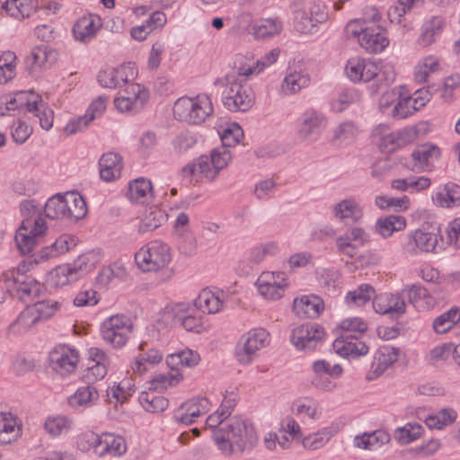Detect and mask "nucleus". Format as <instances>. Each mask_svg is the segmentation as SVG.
Here are the masks:
<instances>
[{
    "mask_svg": "<svg viewBox=\"0 0 460 460\" xmlns=\"http://www.w3.org/2000/svg\"><path fill=\"white\" fill-rule=\"evenodd\" d=\"M213 438L218 449L226 456L232 455L234 447L240 452L251 449L258 439L253 425L239 416L230 418L226 429H215Z\"/></svg>",
    "mask_w": 460,
    "mask_h": 460,
    "instance_id": "obj_1",
    "label": "nucleus"
},
{
    "mask_svg": "<svg viewBox=\"0 0 460 460\" xmlns=\"http://www.w3.org/2000/svg\"><path fill=\"white\" fill-rule=\"evenodd\" d=\"M380 18V14L375 11L371 23L366 21H350L345 27L346 37L349 40H357L367 52H382L388 46L389 40L385 30L376 24Z\"/></svg>",
    "mask_w": 460,
    "mask_h": 460,
    "instance_id": "obj_2",
    "label": "nucleus"
},
{
    "mask_svg": "<svg viewBox=\"0 0 460 460\" xmlns=\"http://www.w3.org/2000/svg\"><path fill=\"white\" fill-rule=\"evenodd\" d=\"M213 111L212 101L207 94L181 97L173 106V115L178 120L193 125L203 123Z\"/></svg>",
    "mask_w": 460,
    "mask_h": 460,
    "instance_id": "obj_3",
    "label": "nucleus"
},
{
    "mask_svg": "<svg viewBox=\"0 0 460 460\" xmlns=\"http://www.w3.org/2000/svg\"><path fill=\"white\" fill-rule=\"evenodd\" d=\"M47 231V222L43 216L22 219L14 236L20 252L22 254L31 253L41 243Z\"/></svg>",
    "mask_w": 460,
    "mask_h": 460,
    "instance_id": "obj_4",
    "label": "nucleus"
},
{
    "mask_svg": "<svg viewBox=\"0 0 460 460\" xmlns=\"http://www.w3.org/2000/svg\"><path fill=\"white\" fill-rule=\"evenodd\" d=\"M171 260L169 245L160 241L149 242L135 254L136 263L143 271H156L166 267Z\"/></svg>",
    "mask_w": 460,
    "mask_h": 460,
    "instance_id": "obj_5",
    "label": "nucleus"
},
{
    "mask_svg": "<svg viewBox=\"0 0 460 460\" xmlns=\"http://www.w3.org/2000/svg\"><path fill=\"white\" fill-rule=\"evenodd\" d=\"M228 86L224 92L223 103L230 111H246L254 102V93L250 85L243 84L234 75L226 76Z\"/></svg>",
    "mask_w": 460,
    "mask_h": 460,
    "instance_id": "obj_6",
    "label": "nucleus"
},
{
    "mask_svg": "<svg viewBox=\"0 0 460 460\" xmlns=\"http://www.w3.org/2000/svg\"><path fill=\"white\" fill-rule=\"evenodd\" d=\"M133 331L131 319L124 314L112 315L101 327L102 340L115 349L122 348Z\"/></svg>",
    "mask_w": 460,
    "mask_h": 460,
    "instance_id": "obj_7",
    "label": "nucleus"
},
{
    "mask_svg": "<svg viewBox=\"0 0 460 460\" xmlns=\"http://www.w3.org/2000/svg\"><path fill=\"white\" fill-rule=\"evenodd\" d=\"M0 282L5 284L8 292L16 294L21 299L39 296L43 289V286L34 279L22 274L15 277L13 272L3 273Z\"/></svg>",
    "mask_w": 460,
    "mask_h": 460,
    "instance_id": "obj_8",
    "label": "nucleus"
},
{
    "mask_svg": "<svg viewBox=\"0 0 460 460\" xmlns=\"http://www.w3.org/2000/svg\"><path fill=\"white\" fill-rule=\"evenodd\" d=\"M438 240V233L435 229L431 231L426 228L416 229L407 234L402 243V250L410 255L430 252L435 250Z\"/></svg>",
    "mask_w": 460,
    "mask_h": 460,
    "instance_id": "obj_9",
    "label": "nucleus"
},
{
    "mask_svg": "<svg viewBox=\"0 0 460 460\" xmlns=\"http://www.w3.org/2000/svg\"><path fill=\"white\" fill-rule=\"evenodd\" d=\"M269 343V332L265 329H254L242 337L236 347V357L240 363L249 364L252 357Z\"/></svg>",
    "mask_w": 460,
    "mask_h": 460,
    "instance_id": "obj_10",
    "label": "nucleus"
},
{
    "mask_svg": "<svg viewBox=\"0 0 460 460\" xmlns=\"http://www.w3.org/2000/svg\"><path fill=\"white\" fill-rule=\"evenodd\" d=\"M327 126L326 117L314 109L306 110L297 122V136L306 142L316 141Z\"/></svg>",
    "mask_w": 460,
    "mask_h": 460,
    "instance_id": "obj_11",
    "label": "nucleus"
},
{
    "mask_svg": "<svg viewBox=\"0 0 460 460\" xmlns=\"http://www.w3.org/2000/svg\"><path fill=\"white\" fill-rule=\"evenodd\" d=\"M288 285L286 274L282 271H264L256 281L259 294L268 300L281 298Z\"/></svg>",
    "mask_w": 460,
    "mask_h": 460,
    "instance_id": "obj_12",
    "label": "nucleus"
},
{
    "mask_svg": "<svg viewBox=\"0 0 460 460\" xmlns=\"http://www.w3.org/2000/svg\"><path fill=\"white\" fill-rule=\"evenodd\" d=\"M149 98L147 89L139 84H129L114 100L116 108L121 112L139 111Z\"/></svg>",
    "mask_w": 460,
    "mask_h": 460,
    "instance_id": "obj_13",
    "label": "nucleus"
},
{
    "mask_svg": "<svg viewBox=\"0 0 460 460\" xmlns=\"http://www.w3.org/2000/svg\"><path fill=\"white\" fill-rule=\"evenodd\" d=\"M164 319L172 324H181L187 331L199 332L202 324V317L195 314V309L186 304H177L166 307L164 311Z\"/></svg>",
    "mask_w": 460,
    "mask_h": 460,
    "instance_id": "obj_14",
    "label": "nucleus"
},
{
    "mask_svg": "<svg viewBox=\"0 0 460 460\" xmlns=\"http://www.w3.org/2000/svg\"><path fill=\"white\" fill-rule=\"evenodd\" d=\"M370 243V234L362 227L352 226L340 235L335 242L340 253L354 258L359 247Z\"/></svg>",
    "mask_w": 460,
    "mask_h": 460,
    "instance_id": "obj_15",
    "label": "nucleus"
},
{
    "mask_svg": "<svg viewBox=\"0 0 460 460\" xmlns=\"http://www.w3.org/2000/svg\"><path fill=\"white\" fill-rule=\"evenodd\" d=\"M324 330L316 323H305L295 328L291 342L298 349L313 350L324 338Z\"/></svg>",
    "mask_w": 460,
    "mask_h": 460,
    "instance_id": "obj_16",
    "label": "nucleus"
},
{
    "mask_svg": "<svg viewBox=\"0 0 460 460\" xmlns=\"http://www.w3.org/2000/svg\"><path fill=\"white\" fill-rule=\"evenodd\" d=\"M78 362L77 350L66 346L56 348L49 354V363L52 369L61 376L74 373Z\"/></svg>",
    "mask_w": 460,
    "mask_h": 460,
    "instance_id": "obj_17",
    "label": "nucleus"
},
{
    "mask_svg": "<svg viewBox=\"0 0 460 460\" xmlns=\"http://www.w3.org/2000/svg\"><path fill=\"white\" fill-rule=\"evenodd\" d=\"M348 77L353 82H369L374 78L380 80L382 75L379 74L378 66L370 60L358 57L348 60L346 67Z\"/></svg>",
    "mask_w": 460,
    "mask_h": 460,
    "instance_id": "obj_18",
    "label": "nucleus"
},
{
    "mask_svg": "<svg viewBox=\"0 0 460 460\" xmlns=\"http://www.w3.org/2000/svg\"><path fill=\"white\" fill-rule=\"evenodd\" d=\"M209 410L210 402L207 398H192L179 407L174 419L178 423L191 425L199 416L206 414Z\"/></svg>",
    "mask_w": 460,
    "mask_h": 460,
    "instance_id": "obj_19",
    "label": "nucleus"
},
{
    "mask_svg": "<svg viewBox=\"0 0 460 460\" xmlns=\"http://www.w3.org/2000/svg\"><path fill=\"white\" fill-rule=\"evenodd\" d=\"M279 57V50L278 49H271L255 63L249 64V58L244 56H238L234 61V68L236 70L238 76L248 77L252 74H259L265 67L274 64Z\"/></svg>",
    "mask_w": 460,
    "mask_h": 460,
    "instance_id": "obj_20",
    "label": "nucleus"
},
{
    "mask_svg": "<svg viewBox=\"0 0 460 460\" xmlns=\"http://www.w3.org/2000/svg\"><path fill=\"white\" fill-rule=\"evenodd\" d=\"M399 355L400 349L391 346L380 347L375 355L367 378L374 379L380 376L398 360Z\"/></svg>",
    "mask_w": 460,
    "mask_h": 460,
    "instance_id": "obj_21",
    "label": "nucleus"
},
{
    "mask_svg": "<svg viewBox=\"0 0 460 460\" xmlns=\"http://www.w3.org/2000/svg\"><path fill=\"white\" fill-rule=\"evenodd\" d=\"M323 309V300L317 296H303L293 302V311L300 318H316Z\"/></svg>",
    "mask_w": 460,
    "mask_h": 460,
    "instance_id": "obj_22",
    "label": "nucleus"
},
{
    "mask_svg": "<svg viewBox=\"0 0 460 460\" xmlns=\"http://www.w3.org/2000/svg\"><path fill=\"white\" fill-rule=\"evenodd\" d=\"M100 176L105 181H112L119 179L123 168L122 156L114 152H108L99 160Z\"/></svg>",
    "mask_w": 460,
    "mask_h": 460,
    "instance_id": "obj_23",
    "label": "nucleus"
},
{
    "mask_svg": "<svg viewBox=\"0 0 460 460\" xmlns=\"http://www.w3.org/2000/svg\"><path fill=\"white\" fill-rule=\"evenodd\" d=\"M440 149L430 143L418 146L411 156L414 167L421 171H429L433 164L440 157Z\"/></svg>",
    "mask_w": 460,
    "mask_h": 460,
    "instance_id": "obj_24",
    "label": "nucleus"
},
{
    "mask_svg": "<svg viewBox=\"0 0 460 460\" xmlns=\"http://www.w3.org/2000/svg\"><path fill=\"white\" fill-rule=\"evenodd\" d=\"M100 399L98 389L93 385H87L77 390L67 398L70 407L76 410H84L97 404Z\"/></svg>",
    "mask_w": 460,
    "mask_h": 460,
    "instance_id": "obj_25",
    "label": "nucleus"
},
{
    "mask_svg": "<svg viewBox=\"0 0 460 460\" xmlns=\"http://www.w3.org/2000/svg\"><path fill=\"white\" fill-rule=\"evenodd\" d=\"M127 448L126 440L122 436L110 432H104L100 435L99 456L106 455L121 456L126 453Z\"/></svg>",
    "mask_w": 460,
    "mask_h": 460,
    "instance_id": "obj_26",
    "label": "nucleus"
},
{
    "mask_svg": "<svg viewBox=\"0 0 460 460\" xmlns=\"http://www.w3.org/2000/svg\"><path fill=\"white\" fill-rule=\"evenodd\" d=\"M101 27V20L97 16H84L74 25L73 33L76 40L88 42Z\"/></svg>",
    "mask_w": 460,
    "mask_h": 460,
    "instance_id": "obj_27",
    "label": "nucleus"
},
{
    "mask_svg": "<svg viewBox=\"0 0 460 460\" xmlns=\"http://www.w3.org/2000/svg\"><path fill=\"white\" fill-rule=\"evenodd\" d=\"M294 23L297 31L305 34H314L317 31V26L311 19L306 4L303 2L293 4Z\"/></svg>",
    "mask_w": 460,
    "mask_h": 460,
    "instance_id": "obj_28",
    "label": "nucleus"
},
{
    "mask_svg": "<svg viewBox=\"0 0 460 460\" xmlns=\"http://www.w3.org/2000/svg\"><path fill=\"white\" fill-rule=\"evenodd\" d=\"M0 6L8 15L19 20L30 17L36 9L33 0H0Z\"/></svg>",
    "mask_w": 460,
    "mask_h": 460,
    "instance_id": "obj_29",
    "label": "nucleus"
},
{
    "mask_svg": "<svg viewBox=\"0 0 460 460\" xmlns=\"http://www.w3.org/2000/svg\"><path fill=\"white\" fill-rule=\"evenodd\" d=\"M224 305V300L210 290L203 289L194 301L197 310L207 314H217Z\"/></svg>",
    "mask_w": 460,
    "mask_h": 460,
    "instance_id": "obj_30",
    "label": "nucleus"
},
{
    "mask_svg": "<svg viewBox=\"0 0 460 460\" xmlns=\"http://www.w3.org/2000/svg\"><path fill=\"white\" fill-rule=\"evenodd\" d=\"M167 220V214L159 208L151 207L146 210L140 218L138 232H152L164 224Z\"/></svg>",
    "mask_w": 460,
    "mask_h": 460,
    "instance_id": "obj_31",
    "label": "nucleus"
},
{
    "mask_svg": "<svg viewBox=\"0 0 460 460\" xmlns=\"http://www.w3.org/2000/svg\"><path fill=\"white\" fill-rule=\"evenodd\" d=\"M29 112L32 113L38 119L40 127L49 130L53 126L54 112L43 102L41 98L38 95L33 97L31 103H29Z\"/></svg>",
    "mask_w": 460,
    "mask_h": 460,
    "instance_id": "obj_32",
    "label": "nucleus"
},
{
    "mask_svg": "<svg viewBox=\"0 0 460 460\" xmlns=\"http://www.w3.org/2000/svg\"><path fill=\"white\" fill-rule=\"evenodd\" d=\"M406 226V219L402 216L391 215L380 217L375 225V231L382 237L387 238L394 232L402 231Z\"/></svg>",
    "mask_w": 460,
    "mask_h": 460,
    "instance_id": "obj_33",
    "label": "nucleus"
},
{
    "mask_svg": "<svg viewBox=\"0 0 460 460\" xmlns=\"http://www.w3.org/2000/svg\"><path fill=\"white\" fill-rule=\"evenodd\" d=\"M55 58L56 52L49 49L46 45L34 48L26 61L30 74H35L39 68L42 67L47 63L51 62V59H54Z\"/></svg>",
    "mask_w": 460,
    "mask_h": 460,
    "instance_id": "obj_34",
    "label": "nucleus"
},
{
    "mask_svg": "<svg viewBox=\"0 0 460 460\" xmlns=\"http://www.w3.org/2000/svg\"><path fill=\"white\" fill-rule=\"evenodd\" d=\"M20 436V428L11 413L0 412V444L7 445Z\"/></svg>",
    "mask_w": 460,
    "mask_h": 460,
    "instance_id": "obj_35",
    "label": "nucleus"
},
{
    "mask_svg": "<svg viewBox=\"0 0 460 460\" xmlns=\"http://www.w3.org/2000/svg\"><path fill=\"white\" fill-rule=\"evenodd\" d=\"M128 198L136 202L144 203L153 196L152 183L145 178H138L129 182Z\"/></svg>",
    "mask_w": 460,
    "mask_h": 460,
    "instance_id": "obj_36",
    "label": "nucleus"
},
{
    "mask_svg": "<svg viewBox=\"0 0 460 460\" xmlns=\"http://www.w3.org/2000/svg\"><path fill=\"white\" fill-rule=\"evenodd\" d=\"M334 216L339 219H351L358 222L363 216L362 208L354 199H346L333 208Z\"/></svg>",
    "mask_w": 460,
    "mask_h": 460,
    "instance_id": "obj_37",
    "label": "nucleus"
},
{
    "mask_svg": "<svg viewBox=\"0 0 460 460\" xmlns=\"http://www.w3.org/2000/svg\"><path fill=\"white\" fill-rule=\"evenodd\" d=\"M66 219L77 221L87 214V205L84 198L77 192H67Z\"/></svg>",
    "mask_w": 460,
    "mask_h": 460,
    "instance_id": "obj_38",
    "label": "nucleus"
},
{
    "mask_svg": "<svg viewBox=\"0 0 460 460\" xmlns=\"http://www.w3.org/2000/svg\"><path fill=\"white\" fill-rule=\"evenodd\" d=\"M200 361L199 355L191 349H184L171 354L166 358V364L172 369L182 367H193Z\"/></svg>",
    "mask_w": 460,
    "mask_h": 460,
    "instance_id": "obj_39",
    "label": "nucleus"
},
{
    "mask_svg": "<svg viewBox=\"0 0 460 460\" xmlns=\"http://www.w3.org/2000/svg\"><path fill=\"white\" fill-rule=\"evenodd\" d=\"M66 206L67 192L65 195L56 194L45 203V217L50 219H66Z\"/></svg>",
    "mask_w": 460,
    "mask_h": 460,
    "instance_id": "obj_40",
    "label": "nucleus"
},
{
    "mask_svg": "<svg viewBox=\"0 0 460 460\" xmlns=\"http://www.w3.org/2000/svg\"><path fill=\"white\" fill-rule=\"evenodd\" d=\"M191 173L199 176L201 181H212L218 175L219 172L215 165H212V160L209 155H200L197 162L190 168Z\"/></svg>",
    "mask_w": 460,
    "mask_h": 460,
    "instance_id": "obj_41",
    "label": "nucleus"
},
{
    "mask_svg": "<svg viewBox=\"0 0 460 460\" xmlns=\"http://www.w3.org/2000/svg\"><path fill=\"white\" fill-rule=\"evenodd\" d=\"M282 31V22L278 18L264 19L252 26V34L256 39L263 40L278 35Z\"/></svg>",
    "mask_w": 460,
    "mask_h": 460,
    "instance_id": "obj_42",
    "label": "nucleus"
},
{
    "mask_svg": "<svg viewBox=\"0 0 460 460\" xmlns=\"http://www.w3.org/2000/svg\"><path fill=\"white\" fill-rule=\"evenodd\" d=\"M440 69L439 60L435 56H427L423 58L415 66L414 77L416 82L423 84L428 81L431 74L437 73Z\"/></svg>",
    "mask_w": 460,
    "mask_h": 460,
    "instance_id": "obj_43",
    "label": "nucleus"
},
{
    "mask_svg": "<svg viewBox=\"0 0 460 460\" xmlns=\"http://www.w3.org/2000/svg\"><path fill=\"white\" fill-rule=\"evenodd\" d=\"M309 84L308 75L295 71L285 76L281 88L286 94H294L307 87Z\"/></svg>",
    "mask_w": 460,
    "mask_h": 460,
    "instance_id": "obj_44",
    "label": "nucleus"
},
{
    "mask_svg": "<svg viewBox=\"0 0 460 460\" xmlns=\"http://www.w3.org/2000/svg\"><path fill=\"white\" fill-rule=\"evenodd\" d=\"M77 280L69 264L56 267L49 272V282L52 287H63Z\"/></svg>",
    "mask_w": 460,
    "mask_h": 460,
    "instance_id": "obj_45",
    "label": "nucleus"
},
{
    "mask_svg": "<svg viewBox=\"0 0 460 460\" xmlns=\"http://www.w3.org/2000/svg\"><path fill=\"white\" fill-rule=\"evenodd\" d=\"M375 296V289L368 284H362L355 290L348 292L346 303L349 306H361Z\"/></svg>",
    "mask_w": 460,
    "mask_h": 460,
    "instance_id": "obj_46",
    "label": "nucleus"
},
{
    "mask_svg": "<svg viewBox=\"0 0 460 460\" xmlns=\"http://www.w3.org/2000/svg\"><path fill=\"white\" fill-rule=\"evenodd\" d=\"M139 402L142 407L149 412L159 413L168 407V400L161 395H156L154 392L142 393L139 396Z\"/></svg>",
    "mask_w": 460,
    "mask_h": 460,
    "instance_id": "obj_47",
    "label": "nucleus"
},
{
    "mask_svg": "<svg viewBox=\"0 0 460 460\" xmlns=\"http://www.w3.org/2000/svg\"><path fill=\"white\" fill-rule=\"evenodd\" d=\"M98 261V255L93 252H90L78 256L77 259L69 265L78 279L83 275L91 271L95 267Z\"/></svg>",
    "mask_w": 460,
    "mask_h": 460,
    "instance_id": "obj_48",
    "label": "nucleus"
},
{
    "mask_svg": "<svg viewBox=\"0 0 460 460\" xmlns=\"http://www.w3.org/2000/svg\"><path fill=\"white\" fill-rule=\"evenodd\" d=\"M16 56L12 51H5L0 55V84H6L16 75Z\"/></svg>",
    "mask_w": 460,
    "mask_h": 460,
    "instance_id": "obj_49",
    "label": "nucleus"
},
{
    "mask_svg": "<svg viewBox=\"0 0 460 460\" xmlns=\"http://www.w3.org/2000/svg\"><path fill=\"white\" fill-rule=\"evenodd\" d=\"M162 359L163 354L155 349H151L146 352H143L142 354L138 355L135 358L132 369L134 373L143 375L146 371V364L155 365L160 363Z\"/></svg>",
    "mask_w": 460,
    "mask_h": 460,
    "instance_id": "obj_50",
    "label": "nucleus"
},
{
    "mask_svg": "<svg viewBox=\"0 0 460 460\" xmlns=\"http://www.w3.org/2000/svg\"><path fill=\"white\" fill-rule=\"evenodd\" d=\"M75 245V238L70 235H61L50 246H47L42 250V258H52L59 254L65 253L72 246Z\"/></svg>",
    "mask_w": 460,
    "mask_h": 460,
    "instance_id": "obj_51",
    "label": "nucleus"
},
{
    "mask_svg": "<svg viewBox=\"0 0 460 460\" xmlns=\"http://www.w3.org/2000/svg\"><path fill=\"white\" fill-rule=\"evenodd\" d=\"M459 321V310L452 308L435 318L433 322V329L437 333H446Z\"/></svg>",
    "mask_w": 460,
    "mask_h": 460,
    "instance_id": "obj_52",
    "label": "nucleus"
},
{
    "mask_svg": "<svg viewBox=\"0 0 460 460\" xmlns=\"http://www.w3.org/2000/svg\"><path fill=\"white\" fill-rule=\"evenodd\" d=\"M456 419V412L452 408H446L434 415L426 418L425 423L429 429H441L453 423Z\"/></svg>",
    "mask_w": 460,
    "mask_h": 460,
    "instance_id": "obj_53",
    "label": "nucleus"
},
{
    "mask_svg": "<svg viewBox=\"0 0 460 460\" xmlns=\"http://www.w3.org/2000/svg\"><path fill=\"white\" fill-rule=\"evenodd\" d=\"M423 431L418 423H407L394 431V438L402 445H407L418 439Z\"/></svg>",
    "mask_w": 460,
    "mask_h": 460,
    "instance_id": "obj_54",
    "label": "nucleus"
},
{
    "mask_svg": "<svg viewBox=\"0 0 460 460\" xmlns=\"http://www.w3.org/2000/svg\"><path fill=\"white\" fill-rule=\"evenodd\" d=\"M430 185V180L427 177L420 176L418 178L410 177L407 179H397L392 181V187L399 190H411L420 191L426 190Z\"/></svg>",
    "mask_w": 460,
    "mask_h": 460,
    "instance_id": "obj_55",
    "label": "nucleus"
},
{
    "mask_svg": "<svg viewBox=\"0 0 460 460\" xmlns=\"http://www.w3.org/2000/svg\"><path fill=\"white\" fill-rule=\"evenodd\" d=\"M32 305L27 306L17 317L16 321L11 325V328L19 332H24L34 326L40 320Z\"/></svg>",
    "mask_w": 460,
    "mask_h": 460,
    "instance_id": "obj_56",
    "label": "nucleus"
},
{
    "mask_svg": "<svg viewBox=\"0 0 460 460\" xmlns=\"http://www.w3.org/2000/svg\"><path fill=\"white\" fill-rule=\"evenodd\" d=\"M411 102L412 97L402 92L400 98L391 110V115L396 119H404L412 115L416 108Z\"/></svg>",
    "mask_w": 460,
    "mask_h": 460,
    "instance_id": "obj_57",
    "label": "nucleus"
},
{
    "mask_svg": "<svg viewBox=\"0 0 460 460\" xmlns=\"http://www.w3.org/2000/svg\"><path fill=\"white\" fill-rule=\"evenodd\" d=\"M423 0H398V4L390 7L388 16L392 22H401L402 18L412 8L420 6Z\"/></svg>",
    "mask_w": 460,
    "mask_h": 460,
    "instance_id": "obj_58",
    "label": "nucleus"
},
{
    "mask_svg": "<svg viewBox=\"0 0 460 460\" xmlns=\"http://www.w3.org/2000/svg\"><path fill=\"white\" fill-rule=\"evenodd\" d=\"M71 420L65 416L48 418L45 421V429L52 437H58L68 432Z\"/></svg>",
    "mask_w": 460,
    "mask_h": 460,
    "instance_id": "obj_59",
    "label": "nucleus"
},
{
    "mask_svg": "<svg viewBox=\"0 0 460 460\" xmlns=\"http://www.w3.org/2000/svg\"><path fill=\"white\" fill-rule=\"evenodd\" d=\"M438 200L441 206L447 208L460 205V186L447 184L444 190L438 194Z\"/></svg>",
    "mask_w": 460,
    "mask_h": 460,
    "instance_id": "obj_60",
    "label": "nucleus"
},
{
    "mask_svg": "<svg viewBox=\"0 0 460 460\" xmlns=\"http://www.w3.org/2000/svg\"><path fill=\"white\" fill-rule=\"evenodd\" d=\"M355 334H342L333 341V349L341 357L349 358L353 355Z\"/></svg>",
    "mask_w": 460,
    "mask_h": 460,
    "instance_id": "obj_61",
    "label": "nucleus"
},
{
    "mask_svg": "<svg viewBox=\"0 0 460 460\" xmlns=\"http://www.w3.org/2000/svg\"><path fill=\"white\" fill-rule=\"evenodd\" d=\"M243 137V128L236 123L231 124L221 135L222 146L228 147L236 146Z\"/></svg>",
    "mask_w": 460,
    "mask_h": 460,
    "instance_id": "obj_62",
    "label": "nucleus"
},
{
    "mask_svg": "<svg viewBox=\"0 0 460 460\" xmlns=\"http://www.w3.org/2000/svg\"><path fill=\"white\" fill-rule=\"evenodd\" d=\"M38 319L40 321L48 320L55 314L59 308V304L53 300H42L31 305Z\"/></svg>",
    "mask_w": 460,
    "mask_h": 460,
    "instance_id": "obj_63",
    "label": "nucleus"
},
{
    "mask_svg": "<svg viewBox=\"0 0 460 460\" xmlns=\"http://www.w3.org/2000/svg\"><path fill=\"white\" fill-rule=\"evenodd\" d=\"M313 371L317 376H341L343 369L340 364L331 365L327 360L319 359L314 362Z\"/></svg>",
    "mask_w": 460,
    "mask_h": 460,
    "instance_id": "obj_64",
    "label": "nucleus"
}]
</instances>
